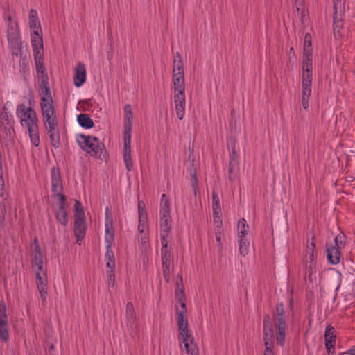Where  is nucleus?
I'll return each instance as SVG.
<instances>
[{"instance_id":"57","label":"nucleus","mask_w":355,"mask_h":355,"mask_svg":"<svg viewBox=\"0 0 355 355\" xmlns=\"http://www.w3.org/2000/svg\"><path fill=\"white\" fill-rule=\"evenodd\" d=\"M295 5L297 12L303 15L305 12L304 0H295Z\"/></svg>"},{"instance_id":"39","label":"nucleus","mask_w":355,"mask_h":355,"mask_svg":"<svg viewBox=\"0 0 355 355\" xmlns=\"http://www.w3.org/2000/svg\"><path fill=\"white\" fill-rule=\"evenodd\" d=\"M345 0H334V13L341 15L345 11Z\"/></svg>"},{"instance_id":"34","label":"nucleus","mask_w":355,"mask_h":355,"mask_svg":"<svg viewBox=\"0 0 355 355\" xmlns=\"http://www.w3.org/2000/svg\"><path fill=\"white\" fill-rule=\"evenodd\" d=\"M31 44L33 55H35L36 52L43 53L44 46L42 37L31 38Z\"/></svg>"},{"instance_id":"45","label":"nucleus","mask_w":355,"mask_h":355,"mask_svg":"<svg viewBox=\"0 0 355 355\" xmlns=\"http://www.w3.org/2000/svg\"><path fill=\"white\" fill-rule=\"evenodd\" d=\"M179 340H182V342L184 343V348L186 349V351H187V353L188 354H191V351L193 349H196V348L194 349H189V340H190V342L192 343L193 341V338L192 337V336L189 334H187V337H180L179 336Z\"/></svg>"},{"instance_id":"42","label":"nucleus","mask_w":355,"mask_h":355,"mask_svg":"<svg viewBox=\"0 0 355 355\" xmlns=\"http://www.w3.org/2000/svg\"><path fill=\"white\" fill-rule=\"evenodd\" d=\"M173 73V74H175V73H180V74H184V67H183L182 58H180V59L175 58L174 59Z\"/></svg>"},{"instance_id":"55","label":"nucleus","mask_w":355,"mask_h":355,"mask_svg":"<svg viewBox=\"0 0 355 355\" xmlns=\"http://www.w3.org/2000/svg\"><path fill=\"white\" fill-rule=\"evenodd\" d=\"M139 218H147V213L145 209V203L143 201L138 202Z\"/></svg>"},{"instance_id":"11","label":"nucleus","mask_w":355,"mask_h":355,"mask_svg":"<svg viewBox=\"0 0 355 355\" xmlns=\"http://www.w3.org/2000/svg\"><path fill=\"white\" fill-rule=\"evenodd\" d=\"M39 95L41 97L40 106L53 105V98L51 95L49 84L39 85Z\"/></svg>"},{"instance_id":"32","label":"nucleus","mask_w":355,"mask_h":355,"mask_svg":"<svg viewBox=\"0 0 355 355\" xmlns=\"http://www.w3.org/2000/svg\"><path fill=\"white\" fill-rule=\"evenodd\" d=\"M239 162H229L228 165V178L230 181L233 182L237 177L239 173Z\"/></svg>"},{"instance_id":"35","label":"nucleus","mask_w":355,"mask_h":355,"mask_svg":"<svg viewBox=\"0 0 355 355\" xmlns=\"http://www.w3.org/2000/svg\"><path fill=\"white\" fill-rule=\"evenodd\" d=\"M148 233H139L138 236L139 249V250L145 251L146 249L150 248L148 243Z\"/></svg>"},{"instance_id":"38","label":"nucleus","mask_w":355,"mask_h":355,"mask_svg":"<svg viewBox=\"0 0 355 355\" xmlns=\"http://www.w3.org/2000/svg\"><path fill=\"white\" fill-rule=\"evenodd\" d=\"M74 217H75V219H77V218L85 219V211L83 208L82 204L78 200H75Z\"/></svg>"},{"instance_id":"37","label":"nucleus","mask_w":355,"mask_h":355,"mask_svg":"<svg viewBox=\"0 0 355 355\" xmlns=\"http://www.w3.org/2000/svg\"><path fill=\"white\" fill-rule=\"evenodd\" d=\"M0 339L3 342H7L9 339L8 322L0 321Z\"/></svg>"},{"instance_id":"26","label":"nucleus","mask_w":355,"mask_h":355,"mask_svg":"<svg viewBox=\"0 0 355 355\" xmlns=\"http://www.w3.org/2000/svg\"><path fill=\"white\" fill-rule=\"evenodd\" d=\"M170 202L168 197L166 194H162L161 199V208L160 214L164 217H168L170 216Z\"/></svg>"},{"instance_id":"8","label":"nucleus","mask_w":355,"mask_h":355,"mask_svg":"<svg viewBox=\"0 0 355 355\" xmlns=\"http://www.w3.org/2000/svg\"><path fill=\"white\" fill-rule=\"evenodd\" d=\"M51 191L53 195L63 192L64 188L62 182L60 172L58 168L53 167L51 173Z\"/></svg>"},{"instance_id":"31","label":"nucleus","mask_w":355,"mask_h":355,"mask_svg":"<svg viewBox=\"0 0 355 355\" xmlns=\"http://www.w3.org/2000/svg\"><path fill=\"white\" fill-rule=\"evenodd\" d=\"M28 131L31 144L33 145H34L35 147L39 146L40 136H39L38 126L35 127V128H28Z\"/></svg>"},{"instance_id":"43","label":"nucleus","mask_w":355,"mask_h":355,"mask_svg":"<svg viewBox=\"0 0 355 355\" xmlns=\"http://www.w3.org/2000/svg\"><path fill=\"white\" fill-rule=\"evenodd\" d=\"M239 251L241 254H246L248 252L250 242L245 238H239Z\"/></svg>"},{"instance_id":"33","label":"nucleus","mask_w":355,"mask_h":355,"mask_svg":"<svg viewBox=\"0 0 355 355\" xmlns=\"http://www.w3.org/2000/svg\"><path fill=\"white\" fill-rule=\"evenodd\" d=\"M55 215L57 220L62 225L66 226L68 224V214L66 208L59 207Z\"/></svg>"},{"instance_id":"28","label":"nucleus","mask_w":355,"mask_h":355,"mask_svg":"<svg viewBox=\"0 0 355 355\" xmlns=\"http://www.w3.org/2000/svg\"><path fill=\"white\" fill-rule=\"evenodd\" d=\"M29 26L31 29H40V23L37 20V12L34 10L31 9L29 12Z\"/></svg>"},{"instance_id":"9","label":"nucleus","mask_w":355,"mask_h":355,"mask_svg":"<svg viewBox=\"0 0 355 355\" xmlns=\"http://www.w3.org/2000/svg\"><path fill=\"white\" fill-rule=\"evenodd\" d=\"M31 249L32 251V256L34 263L37 266H42L46 258L40 248L38 239L36 237L31 245Z\"/></svg>"},{"instance_id":"27","label":"nucleus","mask_w":355,"mask_h":355,"mask_svg":"<svg viewBox=\"0 0 355 355\" xmlns=\"http://www.w3.org/2000/svg\"><path fill=\"white\" fill-rule=\"evenodd\" d=\"M339 14L334 13V34L336 38L341 36L340 31L343 28V22Z\"/></svg>"},{"instance_id":"51","label":"nucleus","mask_w":355,"mask_h":355,"mask_svg":"<svg viewBox=\"0 0 355 355\" xmlns=\"http://www.w3.org/2000/svg\"><path fill=\"white\" fill-rule=\"evenodd\" d=\"M10 115L8 114V112H6V107H3V111L1 112V114H0V117L1 119L4 121L5 122V124L8 125H12V119L10 118Z\"/></svg>"},{"instance_id":"13","label":"nucleus","mask_w":355,"mask_h":355,"mask_svg":"<svg viewBox=\"0 0 355 355\" xmlns=\"http://www.w3.org/2000/svg\"><path fill=\"white\" fill-rule=\"evenodd\" d=\"M113 219L109 208H106L105 212V241L110 245L114 241Z\"/></svg>"},{"instance_id":"62","label":"nucleus","mask_w":355,"mask_h":355,"mask_svg":"<svg viewBox=\"0 0 355 355\" xmlns=\"http://www.w3.org/2000/svg\"><path fill=\"white\" fill-rule=\"evenodd\" d=\"M168 234L166 232H160V236H161V244H162V249H167L168 247V241L166 240V238L168 237Z\"/></svg>"},{"instance_id":"24","label":"nucleus","mask_w":355,"mask_h":355,"mask_svg":"<svg viewBox=\"0 0 355 355\" xmlns=\"http://www.w3.org/2000/svg\"><path fill=\"white\" fill-rule=\"evenodd\" d=\"M327 259L331 264H338L340 261V249L336 247H331L327 249Z\"/></svg>"},{"instance_id":"53","label":"nucleus","mask_w":355,"mask_h":355,"mask_svg":"<svg viewBox=\"0 0 355 355\" xmlns=\"http://www.w3.org/2000/svg\"><path fill=\"white\" fill-rule=\"evenodd\" d=\"M230 163L233 162H239V154L236 152L235 143L232 145V152L230 154Z\"/></svg>"},{"instance_id":"3","label":"nucleus","mask_w":355,"mask_h":355,"mask_svg":"<svg viewBox=\"0 0 355 355\" xmlns=\"http://www.w3.org/2000/svg\"><path fill=\"white\" fill-rule=\"evenodd\" d=\"M285 311L284 305L282 302L277 303L276 311L273 315L275 327L277 329V341L279 345L282 346L284 344L286 338V324L284 320Z\"/></svg>"},{"instance_id":"36","label":"nucleus","mask_w":355,"mask_h":355,"mask_svg":"<svg viewBox=\"0 0 355 355\" xmlns=\"http://www.w3.org/2000/svg\"><path fill=\"white\" fill-rule=\"evenodd\" d=\"M171 216L168 217H164V216H161L160 218V228L161 232H166L169 234L171 230Z\"/></svg>"},{"instance_id":"30","label":"nucleus","mask_w":355,"mask_h":355,"mask_svg":"<svg viewBox=\"0 0 355 355\" xmlns=\"http://www.w3.org/2000/svg\"><path fill=\"white\" fill-rule=\"evenodd\" d=\"M249 230V225L244 218H241L238 222V236L239 238H245Z\"/></svg>"},{"instance_id":"58","label":"nucleus","mask_w":355,"mask_h":355,"mask_svg":"<svg viewBox=\"0 0 355 355\" xmlns=\"http://www.w3.org/2000/svg\"><path fill=\"white\" fill-rule=\"evenodd\" d=\"M191 182L192 189L193 191L194 194L196 195L197 189H198V178L196 177V172L194 171V172L191 173Z\"/></svg>"},{"instance_id":"1","label":"nucleus","mask_w":355,"mask_h":355,"mask_svg":"<svg viewBox=\"0 0 355 355\" xmlns=\"http://www.w3.org/2000/svg\"><path fill=\"white\" fill-rule=\"evenodd\" d=\"M77 141L83 150L91 156L97 157L101 160L106 159L107 153L105 146L96 137L80 134L78 136Z\"/></svg>"},{"instance_id":"17","label":"nucleus","mask_w":355,"mask_h":355,"mask_svg":"<svg viewBox=\"0 0 355 355\" xmlns=\"http://www.w3.org/2000/svg\"><path fill=\"white\" fill-rule=\"evenodd\" d=\"M123 161L126 169L130 171L132 169V162L131 157V138H123Z\"/></svg>"},{"instance_id":"50","label":"nucleus","mask_w":355,"mask_h":355,"mask_svg":"<svg viewBox=\"0 0 355 355\" xmlns=\"http://www.w3.org/2000/svg\"><path fill=\"white\" fill-rule=\"evenodd\" d=\"M345 236L343 234H339L335 237V245L334 247L338 248V249H341L345 246Z\"/></svg>"},{"instance_id":"41","label":"nucleus","mask_w":355,"mask_h":355,"mask_svg":"<svg viewBox=\"0 0 355 355\" xmlns=\"http://www.w3.org/2000/svg\"><path fill=\"white\" fill-rule=\"evenodd\" d=\"M161 254L163 266H170L171 252L169 249H161Z\"/></svg>"},{"instance_id":"23","label":"nucleus","mask_w":355,"mask_h":355,"mask_svg":"<svg viewBox=\"0 0 355 355\" xmlns=\"http://www.w3.org/2000/svg\"><path fill=\"white\" fill-rule=\"evenodd\" d=\"M212 209L214 212V219L218 218L216 223H220L222 225V220L220 219L218 214L220 212V199L218 193L216 191L212 192Z\"/></svg>"},{"instance_id":"64","label":"nucleus","mask_w":355,"mask_h":355,"mask_svg":"<svg viewBox=\"0 0 355 355\" xmlns=\"http://www.w3.org/2000/svg\"><path fill=\"white\" fill-rule=\"evenodd\" d=\"M175 298L178 302H182L185 300V295L184 290H180V291H175Z\"/></svg>"},{"instance_id":"46","label":"nucleus","mask_w":355,"mask_h":355,"mask_svg":"<svg viewBox=\"0 0 355 355\" xmlns=\"http://www.w3.org/2000/svg\"><path fill=\"white\" fill-rule=\"evenodd\" d=\"M174 102L175 105H185L184 91L175 92Z\"/></svg>"},{"instance_id":"61","label":"nucleus","mask_w":355,"mask_h":355,"mask_svg":"<svg viewBox=\"0 0 355 355\" xmlns=\"http://www.w3.org/2000/svg\"><path fill=\"white\" fill-rule=\"evenodd\" d=\"M180 290H184V285L182 281V275L178 274L175 282V291H180Z\"/></svg>"},{"instance_id":"21","label":"nucleus","mask_w":355,"mask_h":355,"mask_svg":"<svg viewBox=\"0 0 355 355\" xmlns=\"http://www.w3.org/2000/svg\"><path fill=\"white\" fill-rule=\"evenodd\" d=\"M36 272V284L37 288H45L47 284L46 268H37Z\"/></svg>"},{"instance_id":"22","label":"nucleus","mask_w":355,"mask_h":355,"mask_svg":"<svg viewBox=\"0 0 355 355\" xmlns=\"http://www.w3.org/2000/svg\"><path fill=\"white\" fill-rule=\"evenodd\" d=\"M173 83L175 92L184 91V74H180V73L173 74Z\"/></svg>"},{"instance_id":"56","label":"nucleus","mask_w":355,"mask_h":355,"mask_svg":"<svg viewBox=\"0 0 355 355\" xmlns=\"http://www.w3.org/2000/svg\"><path fill=\"white\" fill-rule=\"evenodd\" d=\"M185 110V105H175V111L177 116L180 120H182L184 118Z\"/></svg>"},{"instance_id":"20","label":"nucleus","mask_w":355,"mask_h":355,"mask_svg":"<svg viewBox=\"0 0 355 355\" xmlns=\"http://www.w3.org/2000/svg\"><path fill=\"white\" fill-rule=\"evenodd\" d=\"M311 35L306 34L304 37V56L302 66H305L306 59L308 58L310 62L311 67H313L312 64V49L311 42Z\"/></svg>"},{"instance_id":"12","label":"nucleus","mask_w":355,"mask_h":355,"mask_svg":"<svg viewBox=\"0 0 355 355\" xmlns=\"http://www.w3.org/2000/svg\"><path fill=\"white\" fill-rule=\"evenodd\" d=\"M42 110V114L45 125L56 124L58 123L57 116L55 114V110L53 105L40 106Z\"/></svg>"},{"instance_id":"47","label":"nucleus","mask_w":355,"mask_h":355,"mask_svg":"<svg viewBox=\"0 0 355 355\" xmlns=\"http://www.w3.org/2000/svg\"><path fill=\"white\" fill-rule=\"evenodd\" d=\"M110 245L107 247L105 259L107 260L105 266H115L114 256L113 252L110 249Z\"/></svg>"},{"instance_id":"49","label":"nucleus","mask_w":355,"mask_h":355,"mask_svg":"<svg viewBox=\"0 0 355 355\" xmlns=\"http://www.w3.org/2000/svg\"><path fill=\"white\" fill-rule=\"evenodd\" d=\"M107 284L109 287H114L115 282V272L113 268L107 270Z\"/></svg>"},{"instance_id":"6","label":"nucleus","mask_w":355,"mask_h":355,"mask_svg":"<svg viewBox=\"0 0 355 355\" xmlns=\"http://www.w3.org/2000/svg\"><path fill=\"white\" fill-rule=\"evenodd\" d=\"M310 236L311 238H308L306 241L305 262L306 266H313L317 263V251L315 236L312 233Z\"/></svg>"},{"instance_id":"63","label":"nucleus","mask_w":355,"mask_h":355,"mask_svg":"<svg viewBox=\"0 0 355 355\" xmlns=\"http://www.w3.org/2000/svg\"><path fill=\"white\" fill-rule=\"evenodd\" d=\"M334 345L335 344H334V343H332L331 341H329L327 340V342L325 343V347L329 354H334L335 352Z\"/></svg>"},{"instance_id":"2","label":"nucleus","mask_w":355,"mask_h":355,"mask_svg":"<svg viewBox=\"0 0 355 355\" xmlns=\"http://www.w3.org/2000/svg\"><path fill=\"white\" fill-rule=\"evenodd\" d=\"M312 69L309 59H306L305 66H302V105L304 109L309 107V99L311 94L312 85Z\"/></svg>"},{"instance_id":"18","label":"nucleus","mask_w":355,"mask_h":355,"mask_svg":"<svg viewBox=\"0 0 355 355\" xmlns=\"http://www.w3.org/2000/svg\"><path fill=\"white\" fill-rule=\"evenodd\" d=\"M177 314L179 335L180 337H187V334H189L188 322L185 314H184V311H179L178 308H177Z\"/></svg>"},{"instance_id":"59","label":"nucleus","mask_w":355,"mask_h":355,"mask_svg":"<svg viewBox=\"0 0 355 355\" xmlns=\"http://www.w3.org/2000/svg\"><path fill=\"white\" fill-rule=\"evenodd\" d=\"M146 222L147 218H139L138 230L139 233H146L145 232Z\"/></svg>"},{"instance_id":"29","label":"nucleus","mask_w":355,"mask_h":355,"mask_svg":"<svg viewBox=\"0 0 355 355\" xmlns=\"http://www.w3.org/2000/svg\"><path fill=\"white\" fill-rule=\"evenodd\" d=\"M43 58H44L43 53L36 52L35 55H34L35 68H36V71L37 73L46 71L45 67L43 64Z\"/></svg>"},{"instance_id":"48","label":"nucleus","mask_w":355,"mask_h":355,"mask_svg":"<svg viewBox=\"0 0 355 355\" xmlns=\"http://www.w3.org/2000/svg\"><path fill=\"white\" fill-rule=\"evenodd\" d=\"M221 225L220 223L217 225V230L216 231V241L217 242V247L219 251H221L223 249V244L221 242V239L223 236V230L221 229Z\"/></svg>"},{"instance_id":"40","label":"nucleus","mask_w":355,"mask_h":355,"mask_svg":"<svg viewBox=\"0 0 355 355\" xmlns=\"http://www.w3.org/2000/svg\"><path fill=\"white\" fill-rule=\"evenodd\" d=\"M324 340L325 343L327 342V340L329 341H331L335 344L336 342V335L334 334V328L331 326L328 325L326 327L325 329V334H324Z\"/></svg>"},{"instance_id":"44","label":"nucleus","mask_w":355,"mask_h":355,"mask_svg":"<svg viewBox=\"0 0 355 355\" xmlns=\"http://www.w3.org/2000/svg\"><path fill=\"white\" fill-rule=\"evenodd\" d=\"M49 135L52 146L55 148H59L60 146V135L59 131L54 133H51Z\"/></svg>"},{"instance_id":"4","label":"nucleus","mask_w":355,"mask_h":355,"mask_svg":"<svg viewBox=\"0 0 355 355\" xmlns=\"http://www.w3.org/2000/svg\"><path fill=\"white\" fill-rule=\"evenodd\" d=\"M17 115L21 119V125L27 129L37 127L38 119L35 111L31 107H26L25 105L20 104L17 107Z\"/></svg>"},{"instance_id":"5","label":"nucleus","mask_w":355,"mask_h":355,"mask_svg":"<svg viewBox=\"0 0 355 355\" xmlns=\"http://www.w3.org/2000/svg\"><path fill=\"white\" fill-rule=\"evenodd\" d=\"M7 38L12 55L15 56L21 55L22 43L20 40L19 28L18 25L15 24V25L13 26L11 24L8 26V28L7 29Z\"/></svg>"},{"instance_id":"7","label":"nucleus","mask_w":355,"mask_h":355,"mask_svg":"<svg viewBox=\"0 0 355 355\" xmlns=\"http://www.w3.org/2000/svg\"><path fill=\"white\" fill-rule=\"evenodd\" d=\"M274 331L269 315H266L263 319V340L265 346H273Z\"/></svg>"},{"instance_id":"14","label":"nucleus","mask_w":355,"mask_h":355,"mask_svg":"<svg viewBox=\"0 0 355 355\" xmlns=\"http://www.w3.org/2000/svg\"><path fill=\"white\" fill-rule=\"evenodd\" d=\"M85 218H77L74 221V234L76 239V243L81 244V241L84 239L86 233Z\"/></svg>"},{"instance_id":"60","label":"nucleus","mask_w":355,"mask_h":355,"mask_svg":"<svg viewBox=\"0 0 355 355\" xmlns=\"http://www.w3.org/2000/svg\"><path fill=\"white\" fill-rule=\"evenodd\" d=\"M0 321L8 322L6 308L3 304H0Z\"/></svg>"},{"instance_id":"15","label":"nucleus","mask_w":355,"mask_h":355,"mask_svg":"<svg viewBox=\"0 0 355 355\" xmlns=\"http://www.w3.org/2000/svg\"><path fill=\"white\" fill-rule=\"evenodd\" d=\"M320 279V272L315 268H309L305 272L304 279L309 288H313L317 286Z\"/></svg>"},{"instance_id":"52","label":"nucleus","mask_w":355,"mask_h":355,"mask_svg":"<svg viewBox=\"0 0 355 355\" xmlns=\"http://www.w3.org/2000/svg\"><path fill=\"white\" fill-rule=\"evenodd\" d=\"M52 196L54 199L58 198L59 200V207L66 208L67 198L66 196L62 193V192L58 193L55 195H52Z\"/></svg>"},{"instance_id":"19","label":"nucleus","mask_w":355,"mask_h":355,"mask_svg":"<svg viewBox=\"0 0 355 355\" xmlns=\"http://www.w3.org/2000/svg\"><path fill=\"white\" fill-rule=\"evenodd\" d=\"M125 318L128 327H130L132 329H135L137 328V316L133 304L130 302L126 304Z\"/></svg>"},{"instance_id":"54","label":"nucleus","mask_w":355,"mask_h":355,"mask_svg":"<svg viewBox=\"0 0 355 355\" xmlns=\"http://www.w3.org/2000/svg\"><path fill=\"white\" fill-rule=\"evenodd\" d=\"M38 74V84L39 85H44L46 84H49V76H48V74L46 73V71L45 72H42V73H37Z\"/></svg>"},{"instance_id":"16","label":"nucleus","mask_w":355,"mask_h":355,"mask_svg":"<svg viewBox=\"0 0 355 355\" xmlns=\"http://www.w3.org/2000/svg\"><path fill=\"white\" fill-rule=\"evenodd\" d=\"M86 80V69L83 63L79 62L75 68L73 83L77 87H81Z\"/></svg>"},{"instance_id":"10","label":"nucleus","mask_w":355,"mask_h":355,"mask_svg":"<svg viewBox=\"0 0 355 355\" xmlns=\"http://www.w3.org/2000/svg\"><path fill=\"white\" fill-rule=\"evenodd\" d=\"M125 120H124V132L123 138H131L132 132V119L133 118L132 107L130 104H127L124 107Z\"/></svg>"},{"instance_id":"25","label":"nucleus","mask_w":355,"mask_h":355,"mask_svg":"<svg viewBox=\"0 0 355 355\" xmlns=\"http://www.w3.org/2000/svg\"><path fill=\"white\" fill-rule=\"evenodd\" d=\"M79 125L86 129H90L94 126L92 119L87 114H80L77 117Z\"/></svg>"}]
</instances>
